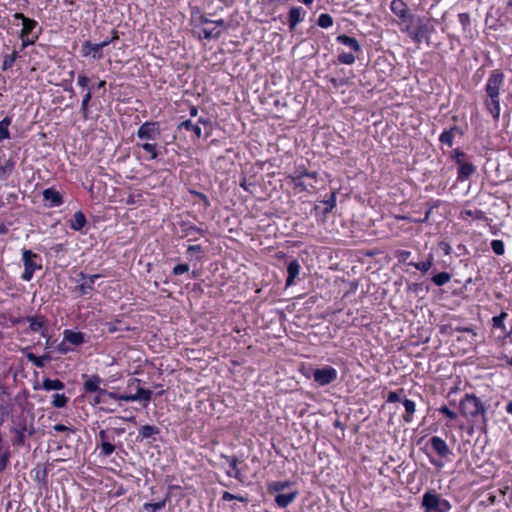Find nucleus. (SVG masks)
Returning <instances> with one entry per match:
<instances>
[{
	"instance_id": "f257e3e1",
	"label": "nucleus",
	"mask_w": 512,
	"mask_h": 512,
	"mask_svg": "<svg viewBox=\"0 0 512 512\" xmlns=\"http://www.w3.org/2000/svg\"><path fill=\"white\" fill-rule=\"evenodd\" d=\"M459 406L461 415L467 420L472 423H478L481 420L485 424L486 407L474 394H466L461 399Z\"/></svg>"
},
{
	"instance_id": "f03ea898",
	"label": "nucleus",
	"mask_w": 512,
	"mask_h": 512,
	"mask_svg": "<svg viewBox=\"0 0 512 512\" xmlns=\"http://www.w3.org/2000/svg\"><path fill=\"white\" fill-rule=\"evenodd\" d=\"M421 506L424 512H449L452 508L450 502L442 498L434 489L424 493Z\"/></svg>"
},
{
	"instance_id": "7ed1b4c3",
	"label": "nucleus",
	"mask_w": 512,
	"mask_h": 512,
	"mask_svg": "<svg viewBox=\"0 0 512 512\" xmlns=\"http://www.w3.org/2000/svg\"><path fill=\"white\" fill-rule=\"evenodd\" d=\"M22 261L24 265V272L22 273L21 278L24 281H30L34 272L42 269L41 259L31 250H23Z\"/></svg>"
},
{
	"instance_id": "20e7f679",
	"label": "nucleus",
	"mask_w": 512,
	"mask_h": 512,
	"mask_svg": "<svg viewBox=\"0 0 512 512\" xmlns=\"http://www.w3.org/2000/svg\"><path fill=\"white\" fill-rule=\"evenodd\" d=\"M12 432L15 434V438L13 440V445L22 446L25 444V441L28 437H31L35 433V429L32 424L27 425V423L21 422L18 423L13 429Z\"/></svg>"
},
{
	"instance_id": "39448f33",
	"label": "nucleus",
	"mask_w": 512,
	"mask_h": 512,
	"mask_svg": "<svg viewBox=\"0 0 512 512\" xmlns=\"http://www.w3.org/2000/svg\"><path fill=\"white\" fill-rule=\"evenodd\" d=\"M313 378L319 385L325 386L336 380L337 371L331 366H326L321 369H316L313 373Z\"/></svg>"
},
{
	"instance_id": "423d86ee",
	"label": "nucleus",
	"mask_w": 512,
	"mask_h": 512,
	"mask_svg": "<svg viewBox=\"0 0 512 512\" xmlns=\"http://www.w3.org/2000/svg\"><path fill=\"white\" fill-rule=\"evenodd\" d=\"M503 74L498 71H493L487 81L486 92L489 98H498L499 91L503 83Z\"/></svg>"
},
{
	"instance_id": "0eeeda50",
	"label": "nucleus",
	"mask_w": 512,
	"mask_h": 512,
	"mask_svg": "<svg viewBox=\"0 0 512 512\" xmlns=\"http://www.w3.org/2000/svg\"><path fill=\"white\" fill-rule=\"evenodd\" d=\"M317 177L316 172H308L307 170L300 171L298 174L291 177L295 187H299L301 190H309L314 187L313 183L307 181V179L315 180Z\"/></svg>"
},
{
	"instance_id": "6e6552de",
	"label": "nucleus",
	"mask_w": 512,
	"mask_h": 512,
	"mask_svg": "<svg viewBox=\"0 0 512 512\" xmlns=\"http://www.w3.org/2000/svg\"><path fill=\"white\" fill-rule=\"evenodd\" d=\"M159 136L160 130L153 122L143 123L137 131V137L143 140H156Z\"/></svg>"
},
{
	"instance_id": "1a4fd4ad",
	"label": "nucleus",
	"mask_w": 512,
	"mask_h": 512,
	"mask_svg": "<svg viewBox=\"0 0 512 512\" xmlns=\"http://www.w3.org/2000/svg\"><path fill=\"white\" fill-rule=\"evenodd\" d=\"M109 45V42H101L94 44L90 41H85L82 45V53L84 56L92 55L93 59H101L102 49Z\"/></svg>"
},
{
	"instance_id": "9d476101",
	"label": "nucleus",
	"mask_w": 512,
	"mask_h": 512,
	"mask_svg": "<svg viewBox=\"0 0 512 512\" xmlns=\"http://www.w3.org/2000/svg\"><path fill=\"white\" fill-rule=\"evenodd\" d=\"M80 276L85 281L83 283H81L79 286H77V291L79 292V294L81 296L90 294L94 290L95 280L98 279L100 277V275L94 274V275H90V276H85V274L81 272Z\"/></svg>"
},
{
	"instance_id": "9b49d317",
	"label": "nucleus",
	"mask_w": 512,
	"mask_h": 512,
	"mask_svg": "<svg viewBox=\"0 0 512 512\" xmlns=\"http://www.w3.org/2000/svg\"><path fill=\"white\" fill-rule=\"evenodd\" d=\"M43 198L49 207H58L63 204V197L54 188H47L43 191Z\"/></svg>"
},
{
	"instance_id": "f8f14e48",
	"label": "nucleus",
	"mask_w": 512,
	"mask_h": 512,
	"mask_svg": "<svg viewBox=\"0 0 512 512\" xmlns=\"http://www.w3.org/2000/svg\"><path fill=\"white\" fill-rule=\"evenodd\" d=\"M429 27L427 24L420 23L415 29L407 28L408 35L417 44H420L429 35Z\"/></svg>"
},
{
	"instance_id": "ddd939ff",
	"label": "nucleus",
	"mask_w": 512,
	"mask_h": 512,
	"mask_svg": "<svg viewBox=\"0 0 512 512\" xmlns=\"http://www.w3.org/2000/svg\"><path fill=\"white\" fill-rule=\"evenodd\" d=\"M430 444L433 448V450L440 456V457H447L448 455L451 454V450L450 448L448 447V445L446 444V442L438 437V436H433L430 438Z\"/></svg>"
},
{
	"instance_id": "4468645a",
	"label": "nucleus",
	"mask_w": 512,
	"mask_h": 512,
	"mask_svg": "<svg viewBox=\"0 0 512 512\" xmlns=\"http://www.w3.org/2000/svg\"><path fill=\"white\" fill-rule=\"evenodd\" d=\"M213 27H205L203 28V34L205 39L218 38L222 32L225 30V22L222 19L215 20L213 22Z\"/></svg>"
},
{
	"instance_id": "2eb2a0df",
	"label": "nucleus",
	"mask_w": 512,
	"mask_h": 512,
	"mask_svg": "<svg viewBox=\"0 0 512 512\" xmlns=\"http://www.w3.org/2000/svg\"><path fill=\"white\" fill-rule=\"evenodd\" d=\"M221 457L226 459V461L230 465L231 470H229L227 472L228 476L234 477L238 481L242 482L243 479H242L241 471L238 468V459H237V457H235V456H226V455H221Z\"/></svg>"
},
{
	"instance_id": "dca6fc26",
	"label": "nucleus",
	"mask_w": 512,
	"mask_h": 512,
	"mask_svg": "<svg viewBox=\"0 0 512 512\" xmlns=\"http://www.w3.org/2000/svg\"><path fill=\"white\" fill-rule=\"evenodd\" d=\"M83 377L86 378V380L83 384V388H84L85 392L93 393V392H97L98 390L101 389L100 384L102 382V379L98 375H93L90 377L83 375Z\"/></svg>"
},
{
	"instance_id": "f3484780",
	"label": "nucleus",
	"mask_w": 512,
	"mask_h": 512,
	"mask_svg": "<svg viewBox=\"0 0 512 512\" xmlns=\"http://www.w3.org/2000/svg\"><path fill=\"white\" fill-rule=\"evenodd\" d=\"M14 17L22 20L21 34L23 36H28L37 25L35 20L25 17L22 13H16Z\"/></svg>"
},
{
	"instance_id": "a211bd4d",
	"label": "nucleus",
	"mask_w": 512,
	"mask_h": 512,
	"mask_svg": "<svg viewBox=\"0 0 512 512\" xmlns=\"http://www.w3.org/2000/svg\"><path fill=\"white\" fill-rule=\"evenodd\" d=\"M391 11L399 18L405 19L408 13L407 4L403 0H392Z\"/></svg>"
},
{
	"instance_id": "6ab92c4d",
	"label": "nucleus",
	"mask_w": 512,
	"mask_h": 512,
	"mask_svg": "<svg viewBox=\"0 0 512 512\" xmlns=\"http://www.w3.org/2000/svg\"><path fill=\"white\" fill-rule=\"evenodd\" d=\"M475 166L469 162H461L458 165V180L464 181L468 179L474 172Z\"/></svg>"
},
{
	"instance_id": "aec40b11",
	"label": "nucleus",
	"mask_w": 512,
	"mask_h": 512,
	"mask_svg": "<svg viewBox=\"0 0 512 512\" xmlns=\"http://www.w3.org/2000/svg\"><path fill=\"white\" fill-rule=\"evenodd\" d=\"M300 264L297 260H292L287 267L288 277L286 279V286H291L294 283L295 278L300 273Z\"/></svg>"
},
{
	"instance_id": "412c9836",
	"label": "nucleus",
	"mask_w": 512,
	"mask_h": 512,
	"mask_svg": "<svg viewBox=\"0 0 512 512\" xmlns=\"http://www.w3.org/2000/svg\"><path fill=\"white\" fill-rule=\"evenodd\" d=\"M64 340L74 346H78L84 342V335L81 332L65 330L64 331Z\"/></svg>"
},
{
	"instance_id": "4be33fe9",
	"label": "nucleus",
	"mask_w": 512,
	"mask_h": 512,
	"mask_svg": "<svg viewBox=\"0 0 512 512\" xmlns=\"http://www.w3.org/2000/svg\"><path fill=\"white\" fill-rule=\"evenodd\" d=\"M298 492L293 491L288 494H278L275 497L276 504L281 508H286L289 504H291L297 497Z\"/></svg>"
},
{
	"instance_id": "5701e85b",
	"label": "nucleus",
	"mask_w": 512,
	"mask_h": 512,
	"mask_svg": "<svg viewBox=\"0 0 512 512\" xmlns=\"http://www.w3.org/2000/svg\"><path fill=\"white\" fill-rule=\"evenodd\" d=\"M42 388L46 391L62 390L65 388V384L59 379L45 378L42 382Z\"/></svg>"
},
{
	"instance_id": "b1692460",
	"label": "nucleus",
	"mask_w": 512,
	"mask_h": 512,
	"mask_svg": "<svg viewBox=\"0 0 512 512\" xmlns=\"http://www.w3.org/2000/svg\"><path fill=\"white\" fill-rule=\"evenodd\" d=\"M86 224V218L85 215L81 211H77L73 218L70 221V227L75 230L79 231L81 230Z\"/></svg>"
},
{
	"instance_id": "393cba45",
	"label": "nucleus",
	"mask_w": 512,
	"mask_h": 512,
	"mask_svg": "<svg viewBox=\"0 0 512 512\" xmlns=\"http://www.w3.org/2000/svg\"><path fill=\"white\" fill-rule=\"evenodd\" d=\"M27 321L29 322V328L31 331H33V332L41 331V334L43 337L47 336L45 330H42V328L44 326V320L42 317H40V318L28 317Z\"/></svg>"
},
{
	"instance_id": "a878e982",
	"label": "nucleus",
	"mask_w": 512,
	"mask_h": 512,
	"mask_svg": "<svg viewBox=\"0 0 512 512\" xmlns=\"http://www.w3.org/2000/svg\"><path fill=\"white\" fill-rule=\"evenodd\" d=\"M403 405L405 408V414L403 415V420L406 423H410L413 419V415L416 411V405L413 401L409 399H404Z\"/></svg>"
},
{
	"instance_id": "bb28decb",
	"label": "nucleus",
	"mask_w": 512,
	"mask_h": 512,
	"mask_svg": "<svg viewBox=\"0 0 512 512\" xmlns=\"http://www.w3.org/2000/svg\"><path fill=\"white\" fill-rule=\"evenodd\" d=\"M151 397H152V391L151 390L144 389L142 387H138L137 391H136V394L132 395V400L131 401H144V402L147 403V402H149L151 400Z\"/></svg>"
},
{
	"instance_id": "cd10ccee",
	"label": "nucleus",
	"mask_w": 512,
	"mask_h": 512,
	"mask_svg": "<svg viewBox=\"0 0 512 512\" xmlns=\"http://www.w3.org/2000/svg\"><path fill=\"white\" fill-rule=\"evenodd\" d=\"M337 41L343 45L349 46L351 49H353L356 52H358L360 50V45H359L358 41L353 37H349L347 35H339L337 37Z\"/></svg>"
},
{
	"instance_id": "c85d7f7f",
	"label": "nucleus",
	"mask_w": 512,
	"mask_h": 512,
	"mask_svg": "<svg viewBox=\"0 0 512 512\" xmlns=\"http://www.w3.org/2000/svg\"><path fill=\"white\" fill-rule=\"evenodd\" d=\"M458 131V127L454 126L449 130H445L439 137L441 143L451 147L453 145L454 133Z\"/></svg>"
},
{
	"instance_id": "c756f323",
	"label": "nucleus",
	"mask_w": 512,
	"mask_h": 512,
	"mask_svg": "<svg viewBox=\"0 0 512 512\" xmlns=\"http://www.w3.org/2000/svg\"><path fill=\"white\" fill-rule=\"evenodd\" d=\"M159 428L153 425H144L139 429V435L143 439L150 438L156 434H159Z\"/></svg>"
},
{
	"instance_id": "7c9ffc66",
	"label": "nucleus",
	"mask_w": 512,
	"mask_h": 512,
	"mask_svg": "<svg viewBox=\"0 0 512 512\" xmlns=\"http://www.w3.org/2000/svg\"><path fill=\"white\" fill-rule=\"evenodd\" d=\"M301 20H302L301 9L300 8L290 9V11H289V27H290V29H294Z\"/></svg>"
},
{
	"instance_id": "2f4dec72",
	"label": "nucleus",
	"mask_w": 512,
	"mask_h": 512,
	"mask_svg": "<svg viewBox=\"0 0 512 512\" xmlns=\"http://www.w3.org/2000/svg\"><path fill=\"white\" fill-rule=\"evenodd\" d=\"M487 109L492 114L494 119H498L500 115L499 97L490 98V101L486 103Z\"/></svg>"
},
{
	"instance_id": "473e14b6",
	"label": "nucleus",
	"mask_w": 512,
	"mask_h": 512,
	"mask_svg": "<svg viewBox=\"0 0 512 512\" xmlns=\"http://www.w3.org/2000/svg\"><path fill=\"white\" fill-rule=\"evenodd\" d=\"M166 500L167 498L155 503H144L142 506V510L144 512H158L165 507Z\"/></svg>"
},
{
	"instance_id": "72a5a7b5",
	"label": "nucleus",
	"mask_w": 512,
	"mask_h": 512,
	"mask_svg": "<svg viewBox=\"0 0 512 512\" xmlns=\"http://www.w3.org/2000/svg\"><path fill=\"white\" fill-rule=\"evenodd\" d=\"M11 124V118L5 117L2 121H0V141L4 139H8L10 137L8 127Z\"/></svg>"
},
{
	"instance_id": "f704fd0d",
	"label": "nucleus",
	"mask_w": 512,
	"mask_h": 512,
	"mask_svg": "<svg viewBox=\"0 0 512 512\" xmlns=\"http://www.w3.org/2000/svg\"><path fill=\"white\" fill-rule=\"evenodd\" d=\"M451 280V275L447 272H441L433 276L432 281L437 286H442Z\"/></svg>"
},
{
	"instance_id": "c9c22d12",
	"label": "nucleus",
	"mask_w": 512,
	"mask_h": 512,
	"mask_svg": "<svg viewBox=\"0 0 512 512\" xmlns=\"http://www.w3.org/2000/svg\"><path fill=\"white\" fill-rule=\"evenodd\" d=\"M27 359L32 362L34 365H36L38 368H42L45 365V362L49 360L48 356H36L33 353H27L26 355Z\"/></svg>"
},
{
	"instance_id": "e433bc0d",
	"label": "nucleus",
	"mask_w": 512,
	"mask_h": 512,
	"mask_svg": "<svg viewBox=\"0 0 512 512\" xmlns=\"http://www.w3.org/2000/svg\"><path fill=\"white\" fill-rule=\"evenodd\" d=\"M102 395H107L109 399L114 400H121V401H131L132 400V394H117L115 392L111 391H102Z\"/></svg>"
},
{
	"instance_id": "4c0bfd02",
	"label": "nucleus",
	"mask_w": 512,
	"mask_h": 512,
	"mask_svg": "<svg viewBox=\"0 0 512 512\" xmlns=\"http://www.w3.org/2000/svg\"><path fill=\"white\" fill-rule=\"evenodd\" d=\"M468 217H474L476 219H483L484 218V213L483 211L481 210H463L461 213H460V218L463 219V220H467Z\"/></svg>"
},
{
	"instance_id": "58836bf2",
	"label": "nucleus",
	"mask_w": 512,
	"mask_h": 512,
	"mask_svg": "<svg viewBox=\"0 0 512 512\" xmlns=\"http://www.w3.org/2000/svg\"><path fill=\"white\" fill-rule=\"evenodd\" d=\"M91 98H92V92H91V89H88L86 94L84 95V97L82 99V103H81V112L83 114L84 119L88 118V104H89V101L91 100Z\"/></svg>"
},
{
	"instance_id": "ea45409f",
	"label": "nucleus",
	"mask_w": 512,
	"mask_h": 512,
	"mask_svg": "<svg viewBox=\"0 0 512 512\" xmlns=\"http://www.w3.org/2000/svg\"><path fill=\"white\" fill-rule=\"evenodd\" d=\"M180 126L184 127L187 130L193 131L198 138H200L202 136V129H201V127L199 125L193 124L191 120L183 121L180 124Z\"/></svg>"
},
{
	"instance_id": "a19ab883",
	"label": "nucleus",
	"mask_w": 512,
	"mask_h": 512,
	"mask_svg": "<svg viewBox=\"0 0 512 512\" xmlns=\"http://www.w3.org/2000/svg\"><path fill=\"white\" fill-rule=\"evenodd\" d=\"M410 265L414 266L417 270L422 272H427L433 265V257L432 255L426 261L418 262V263H410Z\"/></svg>"
},
{
	"instance_id": "79ce46f5",
	"label": "nucleus",
	"mask_w": 512,
	"mask_h": 512,
	"mask_svg": "<svg viewBox=\"0 0 512 512\" xmlns=\"http://www.w3.org/2000/svg\"><path fill=\"white\" fill-rule=\"evenodd\" d=\"M68 398L64 394H54L52 405L56 408H63L67 405Z\"/></svg>"
},
{
	"instance_id": "37998d69",
	"label": "nucleus",
	"mask_w": 512,
	"mask_h": 512,
	"mask_svg": "<svg viewBox=\"0 0 512 512\" xmlns=\"http://www.w3.org/2000/svg\"><path fill=\"white\" fill-rule=\"evenodd\" d=\"M147 153L150 154V159H155L158 157L157 144L145 142L140 145Z\"/></svg>"
},
{
	"instance_id": "c03bdc74",
	"label": "nucleus",
	"mask_w": 512,
	"mask_h": 512,
	"mask_svg": "<svg viewBox=\"0 0 512 512\" xmlns=\"http://www.w3.org/2000/svg\"><path fill=\"white\" fill-rule=\"evenodd\" d=\"M17 57H18L17 51H13L11 54L6 55L3 60L2 69L7 70V69L11 68L13 66L15 60L17 59Z\"/></svg>"
},
{
	"instance_id": "a18cd8bd",
	"label": "nucleus",
	"mask_w": 512,
	"mask_h": 512,
	"mask_svg": "<svg viewBox=\"0 0 512 512\" xmlns=\"http://www.w3.org/2000/svg\"><path fill=\"white\" fill-rule=\"evenodd\" d=\"M289 486H290V482H288V481H284V482L276 481V482L269 484L268 489L270 492H280Z\"/></svg>"
},
{
	"instance_id": "49530a36",
	"label": "nucleus",
	"mask_w": 512,
	"mask_h": 512,
	"mask_svg": "<svg viewBox=\"0 0 512 512\" xmlns=\"http://www.w3.org/2000/svg\"><path fill=\"white\" fill-rule=\"evenodd\" d=\"M317 24L321 28H328L333 24V19L329 14L323 13L319 16Z\"/></svg>"
},
{
	"instance_id": "de8ad7c7",
	"label": "nucleus",
	"mask_w": 512,
	"mask_h": 512,
	"mask_svg": "<svg viewBox=\"0 0 512 512\" xmlns=\"http://www.w3.org/2000/svg\"><path fill=\"white\" fill-rule=\"evenodd\" d=\"M507 317V313L506 312H502L500 315L498 316H494L492 321H493V327L494 328H499L501 330H505V325H504V320L505 318Z\"/></svg>"
},
{
	"instance_id": "09e8293b",
	"label": "nucleus",
	"mask_w": 512,
	"mask_h": 512,
	"mask_svg": "<svg viewBox=\"0 0 512 512\" xmlns=\"http://www.w3.org/2000/svg\"><path fill=\"white\" fill-rule=\"evenodd\" d=\"M491 248L496 255H503L505 252L504 243L502 240H492Z\"/></svg>"
},
{
	"instance_id": "8fccbe9b",
	"label": "nucleus",
	"mask_w": 512,
	"mask_h": 512,
	"mask_svg": "<svg viewBox=\"0 0 512 512\" xmlns=\"http://www.w3.org/2000/svg\"><path fill=\"white\" fill-rule=\"evenodd\" d=\"M355 56L352 53L343 52L338 55V61L343 64L351 65L355 62Z\"/></svg>"
},
{
	"instance_id": "3c124183",
	"label": "nucleus",
	"mask_w": 512,
	"mask_h": 512,
	"mask_svg": "<svg viewBox=\"0 0 512 512\" xmlns=\"http://www.w3.org/2000/svg\"><path fill=\"white\" fill-rule=\"evenodd\" d=\"M9 459H10V451L7 449L0 455V473L6 469Z\"/></svg>"
},
{
	"instance_id": "603ef678",
	"label": "nucleus",
	"mask_w": 512,
	"mask_h": 512,
	"mask_svg": "<svg viewBox=\"0 0 512 512\" xmlns=\"http://www.w3.org/2000/svg\"><path fill=\"white\" fill-rule=\"evenodd\" d=\"M222 500H224V501L238 500V501H241V502H248V499L246 497L234 495V494H231V493H229L227 491H225L222 494Z\"/></svg>"
},
{
	"instance_id": "864d4df0",
	"label": "nucleus",
	"mask_w": 512,
	"mask_h": 512,
	"mask_svg": "<svg viewBox=\"0 0 512 512\" xmlns=\"http://www.w3.org/2000/svg\"><path fill=\"white\" fill-rule=\"evenodd\" d=\"M115 450V446L108 441L101 443V453L105 456L111 455Z\"/></svg>"
},
{
	"instance_id": "5fc2aeb1",
	"label": "nucleus",
	"mask_w": 512,
	"mask_h": 512,
	"mask_svg": "<svg viewBox=\"0 0 512 512\" xmlns=\"http://www.w3.org/2000/svg\"><path fill=\"white\" fill-rule=\"evenodd\" d=\"M189 271V265L186 263L178 264L173 268L174 275H181Z\"/></svg>"
},
{
	"instance_id": "6e6d98bb",
	"label": "nucleus",
	"mask_w": 512,
	"mask_h": 512,
	"mask_svg": "<svg viewBox=\"0 0 512 512\" xmlns=\"http://www.w3.org/2000/svg\"><path fill=\"white\" fill-rule=\"evenodd\" d=\"M439 412L451 420H455L457 418V414L454 411L450 410L447 406L440 407Z\"/></svg>"
},
{
	"instance_id": "4d7b16f0",
	"label": "nucleus",
	"mask_w": 512,
	"mask_h": 512,
	"mask_svg": "<svg viewBox=\"0 0 512 512\" xmlns=\"http://www.w3.org/2000/svg\"><path fill=\"white\" fill-rule=\"evenodd\" d=\"M452 158L455 160L457 165H460L461 162H466L465 161V158H466L465 153H463L462 151H460L458 149L453 151Z\"/></svg>"
},
{
	"instance_id": "13d9d810",
	"label": "nucleus",
	"mask_w": 512,
	"mask_h": 512,
	"mask_svg": "<svg viewBox=\"0 0 512 512\" xmlns=\"http://www.w3.org/2000/svg\"><path fill=\"white\" fill-rule=\"evenodd\" d=\"M458 19L460 24L463 26V29H466L467 26L470 24V17L467 13H460L458 15Z\"/></svg>"
},
{
	"instance_id": "bf43d9fd",
	"label": "nucleus",
	"mask_w": 512,
	"mask_h": 512,
	"mask_svg": "<svg viewBox=\"0 0 512 512\" xmlns=\"http://www.w3.org/2000/svg\"><path fill=\"white\" fill-rule=\"evenodd\" d=\"M325 204L327 205L325 210L327 212L331 211L335 207V204H336V194L332 193L330 198L325 201Z\"/></svg>"
},
{
	"instance_id": "052dcab7",
	"label": "nucleus",
	"mask_w": 512,
	"mask_h": 512,
	"mask_svg": "<svg viewBox=\"0 0 512 512\" xmlns=\"http://www.w3.org/2000/svg\"><path fill=\"white\" fill-rule=\"evenodd\" d=\"M89 82H90V79L87 76H85L83 74H80L78 76V85L81 86L82 88H86L88 86Z\"/></svg>"
},
{
	"instance_id": "680f3d73",
	"label": "nucleus",
	"mask_w": 512,
	"mask_h": 512,
	"mask_svg": "<svg viewBox=\"0 0 512 512\" xmlns=\"http://www.w3.org/2000/svg\"><path fill=\"white\" fill-rule=\"evenodd\" d=\"M398 401H400L399 392L392 391L388 394L387 402L393 403V402H398Z\"/></svg>"
},
{
	"instance_id": "e2e57ef3",
	"label": "nucleus",
	"mask_w": 512,
	"mask_h": 512,
	"mask_svg": "<svg viewBox=\"0 0 512 512\" xmlns=\"http://www.w3.org/2000/svg\"><path fill=\"white\" fill-rule=\"evenodd\" d=\"M105 391L104 389H100L97 391L98 395L95 397V403H105L108 398L107 395H102L101 392Z\"/></svg>"
},
{
	"instance_id": "0e129e2a",
	"label": "nucleus",
	"mask_w": 512,
	"mask_h": 512,
	"mask_svg": "<svg viewBox=\"0 0 512 512\" xmlns=\"http://www.w3.org/2000/svg\"><path fill=\"white\" fill-rule=\"evenodd\" d=\"M53 429L57 432H66V431L72 432L73 431L70 427H67L63 424H56L53 426Z\"/></svg>"
},
{
	"instance_id": "69168bd1",
	"label": "nucleus",
	"mask_w": 512,
	"mask_h": 512,
	"mask_svg": "<svg viewBox=\"0 0 512 512\" xmlns=\"http://www.w3.org/2000/svg\"><path fill=\"white\" fill-rule=\"evenodd\" d=\"M71 349L67 346L66 344V341H62L59 345H58V351L61 353V354H66L70 351Z\"/></svg>"
},
{
	"instance_id": "338daca9",
	"label": "nucleus",
	"mask_w": 512,
	"mask_h": 512,
	"mask_svg": "<svg viewBox=\"0 0 512 512\" xmlns=\"http://www.w3.org/2000/svg\"><path fill=\"white\" fill-rule=\"evenodd\" d=\"M21 39H22V47L23 48H25L26 46H28L34 42V40H30L28 38V36H23L22 34H21Z\"/></svg>"
},
{
	"instance_id": "774afa93",
	"label": "nucleus",
	"mask_w": 512,
	"mask_h": 512,
	"mask_svg": "<svg viewBox=\"0 0 512 512\" xmlns=\"http://www.w3.org/2000/svg\"><path fill=\"white\" fill-rule=\"evenodd\" d=\"M201 246L200 245H190L187 249L188 253H194V252H200Z\"/></svg>"
}]
</instances>
